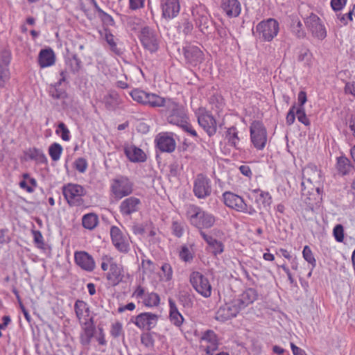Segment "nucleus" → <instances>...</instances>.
Segmentation results:
<instances>
[{
    "label": "nucleus",
    "instance_id": "f257e3e1",
    "mask_svg": "<svg viewBox=\"0 0 355 355\" xmlns=\"http://www.w3.org/2000/svg\"><path fill=\"white\" fill-rule=\"evenodd\" d=\"M186 215L190 223L200 231H202V229L212 227L216 222L214 215L195 205H189L187 207Z\"/></svg>",
    "mask_w": 355,
    "mask_h": 355
},
{
    "label": "nucleus",
    "instance_id": "f03ea898",
    "mask_svg": "<svg viewBox=\"0 0 355 355\" xmlns=\"http://www.w3.org/2000/svg\"><path fill=\"white\" fill-rule=\"evenodd\" d=\"M322 182L321 171L315 166H306L303 170V181L302 182V186L304 187L303 194H305L306 189L308 188L307 193L314 195V191H315L318 196H320Z\"/></svg>",
    "mask_w": 355,
    "mask_h": 355
},
{
    "label": "nucleus",
    "instance_id": "7ed1b4c3",
    "mask_svg": "<svg viewBox=\"0 0 355 355\" xmlns=\"http://www.w3.org/2000/svg\"><path fill=\"white\" fill-rule=\"evenodd\" d=\"M164 112L167 116V121L178 127L182 125L188 119L184 108L172 99L167 101Z\"/></svg>",
    "mask_w": 355,
    "mask_h": 355
},
{
    "label": "nucleus",
    "instance_id": "20e7f679",
    "mask_svg": "<svg viewBox=\"0 0 355 355\" xmlns=\"http://www.w3.org/2000/svg\"><path fill=\"white\" fill-rule=\"evenodd\" d=\"M279 31V22L273 18L263 20L256 26V33L259 38L266 42L272 41L277 35Z\"/></svg>",
    "mask_w": 355,
    "mask_h": 355
},
{
    "label": "nucleus",
    "instance_id": "39448f33",
    "mask_svg": "<svg viewBox=\"0 0 355 355\" xmlns=\"http://www.w3.org/2000/svg\"><path fill=\"white\" fill-rule=\"evenodd\" d=\"M223 198L225 205L234 210L246 213L249 215H253L257 212L253 207L248 206L241 196L234 193L225 192L223 194Z\"/></svg>",
    "mask_w": 355,
    "mask_h": 355
},
{
    "label": "nucleus",
    "instance_id": "423d86ee",
    "mask_svg": "<svg viewBox=\"0 0 355 355\" xmlns=\"http://www.w3.org/2000/svg\"><path fill=\"white\" fill-rule=\"evenodd\" d=\"M139 39L142 46L150 53H155L159 46V40L155 31L148 26L141 28Z\"/></svg>",
    "mask_w": 355,
    "mask_h": 355
},
{
    "label": "nucleus",
    "instance_id": "0eeeda50",
    "mask_svg": "<svg viewBox=\"0 0 355 355\" xmlns=\"http://www.w3.org/2000/svg\"><path fill=\"white\" fill-rule=\"evenodd\" d=\"M110 189L114 197L119 200L132 193L133 184L128 178L121 176L112 180Z\"/></svg>",
    "mask_w": 355,
    "mask_h": 355
},
{
    "label": "nucleus",
    "instance_id": "6e6552de",
    "mask_svg": "<svg viewBox=\"0 0 355 355\" xmlns=\"http://www.w3.org/2000/svg\"><path fill=\"white\" fill-rule=\"evenodd\" d=\"M250 139L257 150H263L267 142V131L262 123L254 121L250 126Z\"/></svg>",
    "mask_w": 355,
    "mask_h": 355
},
{
    "label": "nucleus",
    "instance_id": "1a4fd4ad",
    "mask_svg": "<svg viewBox=\"0 0 355 355\" xmlns=\"http://www.w3.org/2000/svg\"><path fill=\"white\" fill-rule=\"evenodd\" d=\"M62 193L68 204L71 206H79L83 203V196L85 195V189L76 184H67L62 188Z\"/></svg>",
    "mask_w": 355,
    "mask_h": 355
},
{
    "label": "nucleus",
    "instance_id": "9d476101",
    "mask_svg": "<svg viewBox=\"0 0 355 355\" xmlns=\"http://www.w3.org/2000/svg\"><path fill=\"white\" fill-rule=\"evenodd\" d=\"M190 282L194 289L202 297H209L212 288L209 279L199 272H193L190 277Z\"/></svg>",
    "mask_w": 355,
    "mask_h": 355
},
{
    "label": "nucleus",
    "instance_id": "9b49d317",
    "mask_svg": "<svg viewBox=\"0 0 355 355\" xmlns=\"http://www.w3.org/2000/svg\"><path fill=\"white\" fill-rule=\"evenodd\" d=\"M193 193L198 199H205L211 193V182L206 175L198 174L193 182Z\"/></svg>",
    "mask_w": 355,
    "mask_h": 355
},
{
    "label": "nucleus",
    "instance_id": "f8f14e48",
    "mask_svg": "<svg viewBox=\"0 0 355 355\" xmlns=\"http://www.w3.org/2000/svg\"><path fill=\"white\" fill-rule=\"evenodd\" d=\"M196 115L199 125L209 136H212L216 132V121L207 110L200 107L196 112Z\"/></svg>",
    "mask_w": 355,
    "mask_h": 355
},
{
    "label": "nucleus",
    "instance_id": "ddd939ff",
    "mask_svg": "<svg viewBox=\"0 0 355 355\" xmlns=\"http://www.w3.org/2000/svg\"><path fill=\"white\" fill-rule=\"evenodd\" d=\"M305 25L313 36L320 40L327 36V31L320 19L315 14L311 13L304 20Z\"/></svg>",
    "mask_w": 355,
    "mask_h": 355
},
{
    "label": "nucleus",
    "instance_id": "4468645a",
    "mask_svg": "<svg viewBox=\"0 0 355 355\" xmlns=\"http://www.w3.org/2000/svg\"><path fill=\"white\" fill-rule=\"evenodd\" d=\"M110 236L114 247L121 252H127L129 250V240L121 230L112 226L110 229Z\"/></svg>",
    "mask_w": 355,
    "mask_h": 355
},
{
    "label": "nucleus",
    "instance_id": "2eb2a0df",
    "mask_svg": "<svg viewBox=\"0 0 355 355\" xmlns=\"http://www.w3.org/2000/svg\"><path fill=\"white\" fill-rule=\"evenodd\" d=\"M218 341L216 334L211 330L206 331L200 338V347L207 355H213V352L218 349Z\"/></svg>",
    "mask_w": 355,
    "mask_h": 355
},
{
    "label": "nucleus",
    "instance_id": "dca6fc26",
    "mask_svg": "<svg viewBox=\"0 0 355 355\" xmlns=\"http://www.w3.org/2000/svg\"><path fill=\"white\" fill-rule=\"evenodd\" d=\"M141 205V200L135 196L124 199L119 205V211L123 216H130L137 212Z\"/></svg>",
    "mask_w": 355,
    "mask_h": 355
},
{
    "label": "nucleus",
    "instance_id": "f3484780",
    "mask_svg": "<svg viewBox=\"0 0 355 355\" xmlns=\"http://www.w3.org/2000/svg\"><path fill=\"white\" fill-rule=\"evenodd\" d=\"M156 146L162 152L172 153L175 150L176 143L168 133H160L155 139Z\"/></svg>",
    "mask_w": 355,
    "mask_h": 355
},
{
    "label": "nucleus",
    "instance_id": "a211bd4d",
    "mask_svg": "<svg viewBox=\"0 0 355 355\" xmlns=\"http://www.w3.org/2000/svg\"><path fill=\"white\" fill-rule=\"evenodd\" d=\"M162 16L165 19H173L178 16L180 10L179 0H162Z\"/></svg>",
    "mask_w": 355,
    "mask_h": 355
},
{
    "label": "nucleus",
    "instance_id": "6ab92c4d",
    "mask_svg": "<svg viewBox=\"0 0 355 355\" xmlns=\"http://www.w3.org/2000/svg\"><path fill=\"white\" fill-rule=\"evenodd\" d=\"M76 263L83 270L92 272L95 268L93 257L85 251L76 252L74 254Z\"/></svg>",
    "mask_w": 355,
    "mask_h": 355
},
{
    "label": "nucleus",
    "instance_id": "aec40b11",
    "mask_svg": "<svg viewBox=\"0 0 355 355\" xmlns=\"http://www.w3.org/2000/svg\"><path fill=\"white\" fill-rule=\"evenodd\" d=\"M10 53L8 51L0 52V87H4L10 79L9 64Z\"/></svg>",
    "mask_w": 355,
    "mask_h": 355
},
{
    "label": "nucleus",
    "instance_id": "412c9836",
    "mask_svg": "<svg viewBox=\"0 0 355 355\" xmlns=\"http://www.w3.org/2000/svg\"><path fill=\"white\" fill-rule=\"evenodd\" d=\"M137 298L143 300V303L148 307L156 306L159 303V297L155 293H146L144 288L139 286L133 293Z\"/></svg>",
    "mask_w": 355,
    "mask_h": 355
},
{
    "label": "nucleus",
    "instance_id": "4be33fe9",
    "mask_svg": "<svg viewBox=\"0 0 355 355\" xmlns=\"http://www.w3.org/2000/svg\"><path fill=\"white\" fill-rule=\"evenodd\" d=\"M241 310L239 305L236 300H234L230 303L225 304L224 306L220 307L217 311V319L228 320L235 317L237 313Z\"/></svg>",
    "mask_w": 355,
    "mask_h": 355
},
{
    "label": "nucleus",
    "instance_id": "5701e85b",
    "mask_svg": "<svg viewBox=\"0 0 355 355\" xmlns=\"http://www.w3.org/2000/svg\"><path fill=\"white\" fill-rule=\"evenodd\" d=\"M157 316L150 313H143L135 318V324L140 329L150 330L155 327Z\"/></svg>",
    "mask_w": 355,
    "mask_h": 355
},
{
    "label": "nucleus",
    "instance_id": "b1692460",
    "mask_svg": "<svg viewBox=\"0 0 355 355\" xmlns=\"http://www.w3.org/2000/svg\"><path fill=\"white\" fill-rule=\"evenodd\" d=\"M195 18L196 25L200 28L202 32L207 30L211 21L207 12L203 7H199L194 9L192 12Z\"/></svg>",
    "mask_w": 355,
    "mask_h": 355
},
{
    "label": "nucleus",
    "instance_id": "393cba45",
    "mask_svg": "<svg viewBox=\"0 0 355 355\" xmlns=\"http://www.w3.org/2000/svg\"><path fill=\"white\" fill-rule=\"evenodd\" d=\"M184 57L187 62L192 65H197L203 60V53L197 46H188L184 49Z\"/></svg>",
    "mask_w": 355,
    "mask_h": 355
},
{
    "label": "nucleus",
    "instance_id": "a878e982",
    "mask_svg": "<svg viewBox=\"0 0 355 355\" xmlns=\"http://www.w3.org/2000/svg\"><path fill=\"white\" fill-rule=\"evenodd\" d=\"M123 277V266L114 261V263L112 264L111 268L107 274V280L113 286H116L122 282Z\"/></svg>",
    "mask_w": 355,
    "mask_h": 355
},
{
    "label": "nucleus",
    "instance_id": "bb28decb",
    "mask_svg": "<svg viewBox=\"0 0 355 355\" xmlns=\"http://www.w3.org/2000/svg\"><path fill=\"white\" fill-rule=\"evenodd\" d=\"M221 8L228 17H237L241 10V4L238 0H222Z\"/></svg>",
    "mask_w": 355,
    "mask_h": 355
},
{
    "label": "nucleus",
    "instance_id": "cd10ccee",
    "mask_svg": "<svg viewBox=\"0 0 355 355\" xmlns=\"http://www.w3.org/2000/svg\"><path fill=\"white\" fill-rule=\"evenodd\" d=\"M200 234L203 239L207 242L211 253L215 256L221 254L224 250V245L222 242L213 238L212 236L207 234L203 231H200Z\"/></svg>",
    "mask_w": 355,
    "mask_h": 355
},
{
    "label": "nucleus",
    "instance_id": "c85d7f7f",
    "mask_svg": "<svg viewBox=\"0 0 355 355\" xmlns=\"http://www.w3.org/2000/svg\"><path fill=\"white\" fill-rule=\"evenodd\" d=\"M257 297V291L254 288H248L239 295V298L235 299L241 310L252 304Z\"/></svg>",
    "mask_w": 355,
    "mask_h": 355
},
{
    "label": "nucleus",
    "instance_id": "c756f323",
    "mask_svg": "<svg viewBox=\"0 0 355 355\" xmlns=\"http://www.w3.org/2000/svg\"><path fill=\"white\" fill-rule=\"evenodd\" d=\"M124 152L129 160L132 162H142L146 160L144 152L135 146L125 147Z\"/></svg>",
    "mask_w": 355,
    "mask_h": 355
},
{
    "label": "nucleus",
    "instance_id": "7c9ffc66",
    "mask_svg": "<svg viewBox=\"0 0 355 355\" xmlns=\"http://www.w3.org/2000/svg\"><path fill=\"white\" fill-rule=\"evenodd\" d=\"M55 57L52 49H42L38 56V62L42 68H45L54 64Z\"/></svg>",
    "mask_w": 355,
    "mask_h": 355
},
{
    "label": "nucleus",
    "instance_id": "2f4dec72",
    "mask_svg": "<svg viewBox=\"0 0 355 355\" xmlns=\"http://www.w3.org/2000/svg\"><path fill=\"white\" fill-rule=\"evenodd\" d=\"M67 78V73L62 71L60 72V78L59 81L53 86H51L49 89V94L51 96L55 99H64L67 98V94L65 91L58 88L62 83L64 82Z\"/></svg>",
    "mask_w": 355,
    "mask_h": 355
},
{
    "label": "nucleus",
    "instance_id": "473e14b6",
    "mask_svg": "<svg viewBox=\"0 0 355 355\" xmlns=\"http://www.w3.org/2000/svg\"><path fill=\"white\" fill-rule=\"evenodd\" d=\"M171 98H164L155 94L146 92V100L144 101V105H149L153 107L166 106L167 101Z\"/></svg>",
    "mask_w": 355,
    "mask_h": 355
},
{
    "label": "nucleus",
    "instance_id": "72a5a7b5",
    "mask_svg": "<svg viewBox=\"0 0 355 355\" xmlns=\"http://www.w3.org/2000/svg\"><path fill=\"white\" fill-rule=\"evenodd\" d=\"M103 101L106 108L110 110H115L121 103L119 95L114 91L105 96Z\"/></svg>",
    "mask_w": 355,
    "mask_h": 355
},
{
    "label": "nucleus",
    "instance_id": "f704fd0d",
    "mask_svg": "<svg viewBox=\"0 0 355 355\" xmlns=\"http://www.w3.org/2000/svg\"><path fill=\"white\" fill-rule=\"evenodd\" d=\"M94 327L92 322H86L83 327V331L80 334V342L84 345L90 343L91 339L94 336Z\"/></svg>",
    "mask_w": 355,
    "mask_h": 355
},
{
    "label": "nucleus",
    "instance_id": "c9c22d12",
    "mask_svg": "<svg viewBox=\"0 0 355 355\" xmlns=\"http://www.w3.org/2000/svg\"><path fill=\"white\" fill-rule=\"evenodd\" d=\"M169 306H170V320H171V322L173 324H174L175 326L180 327L184 321L183 316L178 311L175 303L171 300H169Z\"/></svg>",
    "mask_w": 355,
    "mask_h": 355
},
{
    "label": "nucleus",
    "instance_id": "e433bc0d",
    "mask_svg": "<svg viewBox=\"0 0 355 355\" xmlns=\"http://www.w3.org/2000/svg\"><path fill=\"white\" fill-rule=\"evenodd\" d=\"M74 309L79 320L89 316V309L84 301L77 300L74 304Z\"/></svg>",
    "mask_w": 355,
    "mask_h": 355
},
{
    "label": "nucleus",
    "instance_id": "4c0bfd02",
    "mask_svg": "<svg viewBox=\"0 0 355 355\" xmlns=\"http://www.w3.org/2000/svg\"><path fill=\"white\" fill-rule=\"evenodd\" d=\"M336 168L340 173L345 175L350 172L353 166L347 157H339L337 158Z\"/></svg>",
    "mask_w": 355,
    "mask_h": 355
},
{
    "label": "nucleus",
    "instance_id": "58836bf2",
    "mask_svg": "<svg viewBox=\"0 0 355 355\" xmlns=\"http://www.w3.org/2000/svg\"><path fill=\"white\" fill-rule=\"evenodd\" d=\"M83 226L89 230L94 229L98 223V218L96 214L90 213L85 214L82 218Z\"/></svg>",
    "mask_w": 355,
    "mask_h": 355
},
{
    "label": "nucleus",
    "instance_id": "ea45409f",
    "mask_svg": "<svg viewBox=\"0 0 355 355\" xmlns=\"http://www.w3.org/2000/svg\"><path fill=\"white\" fill-rule=\"evenodd\" d=\"M271 202V196L268 192L261 191L256 198V202L259 208H261V207H269Z\"/></svg>",
    "mask_w": 355,
    "mask_h": 355
},
{
    "label": "nucleus",
    "instance_id": "a19ab883",
    "mask_svg": "<svg viewBox=\"0 0 355 355\" xmlns=\"http://www.w3.org/2000/svg\"><path fill=\"white\" fill-rule=\"evenodd\" d=\"M62 147L58 143H53L49 146V153L53 161H58L60 158Z\"/></svg>",
    "mask_w": 355,
    "mask_h": 355
},
{
    "label": "nucleus",
    "instance_id": "79ce46f5",
    "mask_svg": "<svg viewBox=\"0 0 355 355\" xmlns=\"http://www.w3.org/2000/svg\"><path fill=\"white\" fill-rule=\"evenodd\" d=\"M227 138L232 146L236 147L239 138L238 137V132L236 128L231 127L227 130Z\"/></svg>",
    "mask_w": 355,
    "mask_h": 355
},
{
    "label": "nucleus",
    "instance_id": "37998d69",
    "mask_svg": "<svg viewBox=\"0 0 355 355\" xmlns=\"http://www.w3.org/2000/svg\"><path fill=\"white\" fill-rule=\"evenodd\" d=\"M130 95L134 101L144 105V101L146 100V92L135 89L130 92Z\"/></svg>",
    "mask_w": 355,
    "mask_h": 355
},
{
    "label": "nucleus",
    "instance_id": "c03bdc74",
    "mask_svg": "<svg viewBox=\"0 0 355 355\" xmlns=\"http://www.w3.org/2000/svg\"><path fill=\"white\" fill-rule=\"evenodd\" d=\"M302 255L304 259L312 266V269L315 267L316 266V261L315 259L313 257V254L312 253V251L311 248L306 245L304 247L303 251H302Z\"/></svg>",
    "mask_w": 355,
    "mask_h": 355
},
{
    "label": "nucleus",
    "instance_id": "a18cd8bd",
    "mask_svg": "<svg viewBox=\"0 0 355 355\" xmlns=\"http://www.w3.org/2000/svg\"><path fill=\"white\" fill-rule=\"evenodd\" d=\"M292 31L297 37H304L305 32L302 29V24L299 20L293 21L292 24Z\"/></svg>",
    "mask_w": 355,
    "mask_h": 355
},
{
    "label": "nucleus",
    "instance_id": "49530a36",
    "mask_svg": "<svg viewBox=\"0 0 355 355\" xmlns=\"http://www.w3.org/2000/svg\"><path fill=\"white\" fill-rule=\"evenodd\" d=\"M61 132L60 137L64 141H69L70 139V132L65 124L62 122L60 123L56 130V133Z\"/></svg>",
    "mask_w": 355,
    "mask_h": 355
},
{
    "label": "nucleus",
    "instance_id": "de8ad7c7",
    "mask_svg": "<svg viewBox=\"0 0 355 355\" xmlns=\"http://www.w3.org/2000/svg\"><path fill=\"white\" fill-rule=\"evenodd\" d=\"M180 259L184 261H190L193 259V254L189 248L183 245L179 252Z\"/></svg>",
    "mask_w": 355,
    "mask_h": 355
},
{
    "label": "nucleus",
    "instance_id": "09e8293b",
    "mask_svg": "<svg viewBox=\"0 0 355 355\" xmlns=\"http://www.w3.org/2000/svg\"><path fill=\"white\" fill-rule=\"evenodd\" d=\"M296 115L300 122L306 126L310 125V121L306 115L304 107H298L296 110Z\"/></svg>",
    "mask_w": 355,
    "mask_h": 355
},
{
    "label": "nucleus",
    "instance_id": "8fccbe9b",
    "mask_svg": "<svg viewBox=\"0 0 355 355\" xmlns=\"http://www.w3.org/2000/svg\"><path fill=\"white\" fill-rule=\"evenodd\" d=\"M161 269L163 272L162 278L165 281L171 280L173 275V270L171 265L168 263H164L162 266Z\"/></svg>",
    "mask_w": 355,
    "mask_h": 355
},
{
    "label": "nucleus",
    "instance_id": "3c124183",
    "mask_svg": "<svg viewBox=\"0 0 355 355\" xmlns=\"http://www.w3.org/2000/svg\"><path fill=\"white\" fill-rule=\"evenodd\" d=\"M74 166L78 172L83 173L87 168V162L85 159L80 157L75 161Z\"/></svg>",
    "mask_w": 355,
    "mask_h": 355
},
{
    "label": "nucleus",
    "instance_id": "603ef678",
    "mask_svg": "<svg viewBox=\"0 0 355 355\" xmlns=\"http://www.w3.org/2000/svg\"><path fill=\"white\" fill-rule=\"evenodd\" d=\"M114 263L112 257L108 255H104L101 258V267L103 270L106 271L111 268L112 264Z\"/></svg>",
    "mask_w": 355,
    "mask_h": 355
},
{
    "label": "nucleus",
    "instance_id": "864d4df0",
    "mask_svg": "<svg viewBox=\"0 0 355 355\" xmlns=\"http://www.w3.org/2000/svg\"><path fill=\"white\" fill-rule=\"evenodd\" d=\"M173 234L177 237H181L184 232L183 225L178 221H173L172 223Z\"/></svg>",
    "mask_w": 355,
    "mask_h": 355
},
{
    "label": "nucleus",
    "instance_id": "5fc2aeb1",
    "mask_svg": "<svg viewBox=\"0 0 355 355\" xmlns=\"http://www.w3.org/2000/svg\"><path fill=\"white\" fill-rule=\"evenodd\" d=\"M334 235L336 240L342 242L344 239V230L341 225H336L334 228Z\"/></svg>",
    "mask_w": 355,
    "mask_h": 355
},
{
    "label": "nucleus",
    "instance_id": "6e6d98bb",
    "mask_svg": "<svg viewBox=\"0 0 355 355\" xmlns=\"http://www.w3.org/2000/svg\"><path fill=\"white\" fill-rule=\"evenodd\" d=\"M347 0H331V7L334 11L341 10L346 5Z\"/></svg>",
    "mask_w": 355,
    "mask_h": 355
},
{
    "label": "nucleus",
    "instance_id": "4d7b16f0",
    "mask_svg": "<svg viewBox=\"0 0 355 355\" xmlns=\"http://www.w3.org/2000/svg\"><path fill=\"white\" fill-rule=\"evenodd\" d=\"M110 334L114 338L119 337L122 334L121 324L119 322L112 324L110 330Z\"/></svg>",
    "mask_w": 355,
    "mask_h": 355
},
{
    "label": "nucleus",
    "instance_id": "13d9d810",
    "mask_svg": "<svg viewBox=\"0 0 355 355\" xmlns=\"http://www.w3.org/2000/svg\"><path fill=\"white\" fill-rule=\"evenodd\" d=\"M141 343L147 347H151L154 345V340L149 334H144L141 337Z\"/></svg>",
    "mask_w": 355,
    "mask_h": 355
},
{
    "label": "nucleus",
    "instance_id": "bf43d9fd",
    "mask_svg": "<svg viewBox=\"0 0 355 355\" xmlns=\"http://www.w3.org/2000/svg\"><path fill=\"white\" fill-rule=\"evenodd\" d=\"M180 128H181L184 131L187 132L192 137H197V132L189 123V119Z\"/></svg>",
    "mask_w": 355,
    "mask_h": 355
},
{
    "label": "nucleus",
    "instance_id": "052dcab7",
    "mask_svg": "<svg viewBox=\"0 0 355 355\" xmlns=\"http://www.w3.org/2000/svg\"><path fill=\"white\" fill-rule=\"evenodd\" d=\"M180 300L183 303L184 306H191L192 300L190 295L187 292H182L180 294Z\"/></svg>",
    "mask_w": 355,
    "mask_h": 355
},
{
    "label": "nucleus",
    "instance_id": "680f3d73",
    "mask_svg": "<svg viewBox=\"0 0 355 355\" xmlns=\"http://www.w3.org/2000/svg\"><path fill=\"white\" fill-rule=\"evenodd\" d=\"M34 241L37 244V247L42 248L44 245L43 236L41 232L38 230L33 231Z\"/></svg>",
    "mask_w": 355,
    "mask_h": 355
},
{
    "label": "nucleus",
    "instance_id": "e2e57ef3",
    "mask_svg": "<svg viewBox=\"0 0 355 355\" xmlns=\"http://www.w3.org/2000/svg\"><path fill=\"white\" fill-rule=\"evenodd\" d=\"M141 266L144 273L153 272L155 269L154 263L150 260L142 261Z\"/></svg>",
    "mask_w": 355,
    "mask_h": 355
},
{
    "label": "nucleus",
    "instance_id": "0e129e2a",
    "mask_svg": "<svg viewBox=\"0 0 355 355\" xmlns=\"http://www.w3.org/2000/svg\"><path fill=\"white\" fill-rule=\"evenodd\" d=\"M141 23V20L136 17H130L128 19V25L132 29L137 30L139 28Z\"/></svg>",
    "mask_w": 355,
    "mask_h": 355
},
{
    "label": "nucleus",
    "instance_id": "69168bd1",
    "mask_svg": "<svg viewBox=\"0 0 355 355\" xmlns=\"http://www.w3.org/2000/svg\"><path fill=\"white\" fill-rule=\"evenodd\" d=\"M180 28L185 35H187L191 33L193 30V24L188 20H184L180 25Z\"/></svg>",
    "mask_w": 355,
    "mask_h": 355
},
{
    "label": "nucleus",
    "instance_id": "338daca9",
    "mask_svg": "<svg viewBox=\"0 0 355 355\" xmlns=\"http://www.w3.org/2000/svg\"><path fill=\"white\" fill-rule=\"evenodd\" d=\"M345 92L355 97V82H348L345 86Z\"/></svg>",
    "mask_w": 355,
    "mask_h": 355
},
{
    "label": "nucleus",
    "instance_id": "774afa93",
    "mask_svg": "<svg viewBox=\"0 0 355 355\" xmlns=\"http://www.w3.org/2000/svg\"><path fill=\"white\" fill-rule=\"evenodd\" d=\"M31 157L32 158H36L40 162H43L46 159V157L44 154L42 153V151L37 150V149H33V151H31Z\"/></svg>",
    "mask_w": 355,
    "mask_h": 355
}]
</instances>
